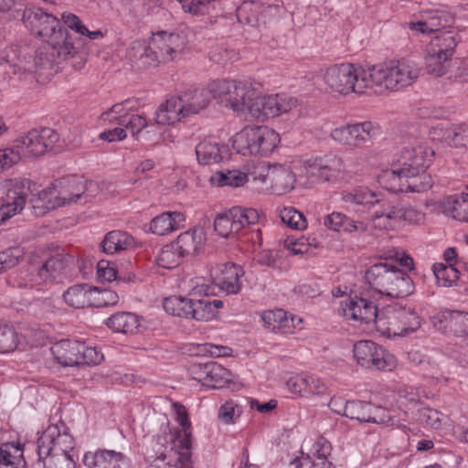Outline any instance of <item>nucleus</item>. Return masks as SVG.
Instances as JSON below:
<instances>
[{
	"mask_svg": "<svg viewBox=\"0 0 468 468\" xmlns=\"http://www.w3.org/2000/svg\"><path fill=\"white\" fill-rule=\"evenodd\" d=\"M215 100L245 119L264 121L291 112L297 100L287 94L261 95L249 80L213 81Z\"/></svg>",
	"mask_w": 468,
	"mask_h": 468,
	"instance_id": "1",
	"label": "nucleus"
},
{
	"mask_svg": "<svg viewBox=\"0 0 468 468\" xmlns=\"http://www.w3.org/2000/svg\"><path fill=\"white\" fill-rule=\"evenodd\" d=\"M433 150L415 140L403 145L394 155L391 168L379 176L381 184L392 191L425 192L432 186L427 169L432 163Z\"/></svg>",
	"mask_w": 468,
	"mask_h": 468,
	"instance_id": "2",
	"label": "nucleus"
},
{
	"mask_svg": "<svg viewBox=\"0 0 468 468\" xmlns=\"http://www.w3.org/2000/svg\"><path fill=\"white\" fill-rule=\"evenodd\" d=\"M420 74L417 64L408 59L390 60L370 67L371 91L383 94L414 83Z\"/></svg>",
	"mask_w": 468,
	"mask_h": 468,
	"instance_id": "3",
	"label": "nucleus"
},
{
	"mask_svg": "<svg viewBox=\"0 0 468 468\" xmlns=\"http://www.w3.org/2000/svg\"><path fill=\"white\" fill-rule=\"evenodd\" d=\"M23 18L33 34L43 37L47 43H52L58 56L69 54L73 49L72 37L53 15L42 8L31 7L26 9Z\"/></svg>",
	"mask_w": 468,
	"mask_h": 468,
	"instance_id": "4",
	"label": "nucleus"
},
{
	"mask_svg": "<svg viewBox=\"0 0 468 468\" xmlns=\"http://www.w3.org/2000/svg\"><path fill=\"white\" fill-rule=\"evenodd\" d=\"M365 277L375 291L392 298L409 296L415 290L410 275L388 262L372 265L366 271Z\"/></svg>",
	"mask_w": 468,
	"mask_h": 468,
	"instance_id": "5",
	"label": "nucleus"
},
{
	"mask_svg": "<svg viewBox=\"0 0 468 468\" xmlns=\"http://www.w3.org/2000/svg\"><path fill=\"white\" fill-rule=\"evenodd\" d=\"M176 412V420L182 426L183 431L176 433H165V437H168L171 441V448L169 453L161 452L154 460V467L160 468V462L168 460L166 464L169 468H195L192 460V441L190 431V421L187 417L185 407L181 405H175Z\"/></svg>",
	"mask_w": 468,
	"mask_h": 468,
	"instance_id": "6",
	"label": "nucleus"
},
{
	"mask_svg": "<svg viewBox=\"0 0 468 468\" xmlns=\"http://www.w3.org/2000/svg\"><path fill=\"white\" fill-rule=\"evenodd\" d=\"M93 183H89L79 176H69L56 180L52 187L45 189L40 194V199L45 202L47 209L73 204H85L91 200L90 189Z\"/></svg>",
	"mask_w": 468,
	"mask_h": 468,
	"instance_id": "7",
	"label": "nucleus"
},
{
	"mask_svg": "<svg viewBox=\"0 0 468 468\" xmlns=\"http://www.w3.org/2000/svg\"><path fill=\"white\" fill-rule=\"evenodd\" d=\"M370 67L367 69L350 63L333 65L324 74L325 84L341 94L363 93L371 90Z\"/></svg>",
	"mask_w": 468,
	"mask_h": 468,
	"instance_id": "8",
	"label": "nucleus"
},
{
	"mask_svg": "<svg viewBox=\"0 0 468 468\" xmlns=\"http://www.w3.org/2000/svg\"><path fill=\"white\" fill-rule=\"evenodd\" d=\"M130 101L114 104L110 110L103 112L101 116L104 123L123 126L130 131L132 135L137 139L145 141H155L161 133L155 124H149L143 115L134 113L131 111Z\"/></svg>",
	"mask_w": 468,
	"mask_h": 468,
	"instance_id": "9",
	"label": "nucleus"
},
{
	"mask_svg": "<svg viewBox=\"0 0 468 468\" xmlns=\"http://www.w3.org/2000/svg\"><path fill=\"white\" fill-rule=\"evenodd\" d=\"M279 142V134L274 130L267 126H253L236 133L232 145L242 155H266L276 148Z\"/></svg>",
	"mask_w": 468,
	"mask_h": 468,
	"instance_id": "10",
	"label": "nucleus"
},
{
	"mask_svg": "<svg viewBox=\"0 0 468 468\" xmlns=\"http://www.w3.org/2000/svg\"><path fill=\"white\" fill-rule=\"evenodd\" d=\"M381 134L378 123L367 121L336 127L331 131L330 137L339 144L360 149L373 145Z\"/></svg>",
	"mask_w": 468,
	"mask_h": 468,
	"instance_id": "11",
	"label": "nucleus"
},
{
	"mask_svg": "<svg viewBox=\"0 0 468 468\" xmlns=\"http://www.w3.org/2000/svg\"><path fill=\"white\" fill-rule=\"evenodd\" d=\"M30 192V181L7 179L0 183V224L21 212Z\"/></svg>",
	"mask_w": 468,
	"mask_h": 468,
	"instance_id": "12",
	"label": "nucleus"
},
{
	"mask_svg": "<svg viewBox=\"0 0 468 468\" xmlns=\"http://www.w3.org/2000/svg\"><path fill=\"white\" fill-rule=\"evenodd\" d=\"M259 220L260 213L255 208L234 207L217 216L214 220V229L219 236L229 238L246 226L257 224Z\"/></svg>",
	"mask_w": 468,
	"mask_h": 468,
	"instance_id": "13",
	"label": "nucleus"
},
{
	"mask_svg": "<svg viewBox=\"0 0 468 468\" xmlns=\"http://www.w3.org/2000/svg\"><path fill=\"white\" fill-rule=\"evenodd\" d=\"M75 441L71 435L63 431L58 424L49 425L37 440L38 458L50 456L73 457Z\"/></svg>",
	"mask_w": 468,
	"mask_h": 468,
	"instance_id": "14",
	"label": "nucleus"
},
{
	"mask_svg": "<svg viewBox=\"0 0 468 468\" xmlns=\"http://www.w3.org/2000/svg\"><path fill=\"white\" fill-rule=\"evenodd\" d=\"M353 353L357 364L366 368L391 371L397 365L393 355L370 340L356 342Z\"/></svg>",
	"mask_w": 468,
	"mask_h": 468,
	"instance_id": "15",
	"label": "nucleus"
},
{
	"mask_svg": "<svg viewBox=\"0 0 468 468\" xmlns=\"http://www.w3.org/2000/svg\"><path fill=\"white\" fill-rule=\"evenodd\" d=\"M58 138V133L51 128L33 129L20 138L16 147L5 150H13L18 153L19 161L22 155L39 156L44 154L53 148Z\"/></svg>",
	"mask_w": 468,
	"mask_h": 468,
	"instance_id": "16",
	"label": "nucleus"
},
{
	"mask_svg": "<svg viewBox=\"0 0 468 468\" xmlns=\"http://www.w3.org/2000/svg\"><path fill=\"white\" fill-rule=\"evenodd\" d=\"M151 40L163 63L176 59L186 46V37L179 33L157 32L153 35Z\"/></svg>",
	"mask_w": 468,
	"mask_h": 468,
	"instance_id": "17",
	"label": "nucleus"
},
{
	"mask_svg": "<svg viewBox=\"0 0 468 468\" xmlns=\"http://www.w3.org/2000/svg\"><path fill=\"white\" fill-rule=\"evenodd\" d=\"M454 17L443 9H427L420 12V19L410 23V28L422 34L440 31L453 24Z\"/></svg>",
	"mask_w": 468,
	"mask_h": 468,
	"instance_id": "18",
	"label": "nucleus"
},
{
	"mask_svg": "<svg viewBox=\"0 0 468 468\" xmlns=\"http://www.w3.org/2000/svg\"><path fill=\"white\" fill-rule=\"evenodd\" d=\"M339 312L346 318L366 324L375 322L378 317L377 306L369 300L355 296L341 303Z\"/></svg>",
	"mask_w": 468,
	"mask_h": 468,
	"instance_id": "19",
	"label": "nucleus"
},
{
	"mask_svg": "<svg viewBox=\"0 0 468 468\" xmlns=\"http://www.w3.org/2000/svg\"><path fill=\"white\" fill-rule=\"evenodd\" d=\"M211 275L213 282L227 294H237L240 292L241 278L244 275L241 266L225 263L220 265Z\"/></svg>",
	"mask_w": 468,
	"mask_h": 468,
	"instance_id": "20",
	"label": "nucleus"
},
{
	"mask_svg": "<svg viewBox=\"0 0 468 468\" xmlns=\"http://www.w3.org/2000/svg\"><path fill=\"white\" fill-rule=\"evenodd\" d=\"M431 322L439 331H450L458 336H468V313L444 310L433 315Z\"/></svg>",
	"mask_w": 468,
	"mask_h": 468,
	"instance_id": "21",
	"label": "nucleus"
},
{
	"mask_svg": "<svg viewBox=\"0 0 468 468\" xmlns=\"http://www.w3.org/2000/svg\"><path fill=\"white\" fill-rule=\"evenodd\" d=\"M180 104L184 108L186 118L198 114L207 108L212 99H215L213 82L208 88L189 90L177 95Z\"/></svg>",
	"mask_w": 468,
	"mask_h": 468,
	"instance_id": "22",
	"label": "nucleus"
},
{
	"mask_svg": "<svg viewBox=\"0 0 468 468\" xmlns=\"http://www.w3.org/2000/svg\"><path fill=\"white\" fill-rule=\"evenodd\" d=\"M128 459L119 452L98 450L86 452L83 463L88 468H124Z\"/></svg>",
	"mask_w": 468,
	"mask_h": 468,
	"instance_id": "23",
	"label": "nucleus"
},
{
	"mask_svg": "<svg viewBox=\"0 0 468 468\" xmlns=\"http://www.w3.org/2000/svg\"><path fill=\"white\" fill-rule=\"evenodd\" d=\"M268 177L271 178L273 191L279 195L294 188L296 179L289 166L282 165H275L270 169L268 176L260 175L258 179L265 183ZM255 179H257V177H255Z\"/></svg>",
	"mask_w": 468,
	"mask_h": 468,
	"instance_id": "24",
	"label": "nucleus"
},
{
	"mask_svg": "<svg viewBox=\"0 0 468 468\" xmlns=\"http://www.w3.org/2000/svg\"><path fill=\"white\" fill-rule=\"evenodd\" d=\"M55 360L62 367H79L80 342L60 340L51 346Z\"/></svg>",
	"mask_w": 468,
	"mask_h": 468,
	"instance_id": "25",
	"label": "nucleus"
},
{
	"mask_svg": "<svg viewBox=\"0 0 468 468\" xmlns=\"http://www.w3.org/2000/svg\"><path fill=\"white\" fill-rule=\"evenodd\" d=\"M177 96H172L161 103L155 112V122L160 125H174L184 119L186 115Z\"/></svg>",
	"mask_w": 468,
	"mask_h": 468,
	"instance_id": "26",
	"label": "nucleus"
},
{
	"mask_svg": "<svg viewBox=\"0 0 468 468\" xmlns=\"http://www.w3.org/2000/svg\"><path fill=\"white\" fill-rule=\"evenodd\" d=\"M311 165L318 169L319 176L325 181L335 180L346 170L343 158L335 154H326Z\"/></svg>",
	"mask_w": 468,
	"mask_h": 468,
	"instance_id": "27",
	"label": "nucleus"
},
{
	"mask_svg": "<svg viewBox=\"0 0 468 468\" xmlns=\"http://www.w3.org/2000/svg\"><path fill=\"white\" fill-rule=\"evenodd\" d=\"M185 219L181 212H164L152 219L150 229L153 233L163 236L182 228Z\"/></svg>",
	"mask_w": 468,
	"mask_h": 468,
	"instance_id": "28",
	"label": "nucleus"
},
{
	"mask_svg": "<svg viewBox=\"0 0 468 468\" xmlns=\"http://www.w3.org/2000/svg\"><path fill=\"white\" fill-rule=\"evenodd\" d=\"M70 262V258L63 254H56L46 261L38 268L37 277L39 281L53 282L64 273Z\"/></svg>",
	"mask_w": 468,
	"mask_h": 468,
	"instance_id": "29",
	"label": "nucleus"
},
{
	"mask_svg": "<svg viewBox=\"0 0 468 468\" xmlns=\"http://www.w3.org/2000/svg\"><path fill=\"white\" fill-rule=\"evenodd\" d=\"M403 318L399 315L397 308L387 309L385 312L378 313L375 320L376 327L383 335L388 336L404 335L400 320Z\"/></svg>",
	"mask_w": 468,
	"mask_h": 468,
	"instance_id": "30",
	"label": "nucleus"
},
{
	"mask_svg": "<svg viewBox=\"0 0 468 468\" xmlns=\"http://www.w3.org/2000/svg\"><path fill=\"white\" fill-rule=\"evenodd\" d=\"M77 53V48L73 46V49L70 50L69 54L58 56L57 52L53 50L52 43H47L43 48L37 51L34 58L35 67L37 70L51 69L54 65L74 58Z\"/></svg>",
	"mask_w": 468,
	"mask_h": 468,
	"instance_id": "31",
	"label": "nucleus"
},
{
	"mask_svg": "<svg viewBox=\"0 0 468 468\" xmlns=\"http://www.w3.org/2000/svg\"><path fill=\"white\" fill-rule=\"evenodd\" d=\"M106 325L117 333L134 334L139 331L141 318L133 313H117L107 319Z\"/></svg>",
	"mask_w": 468,
	"mask_h": 468,
	"instance_id": "32",
	"label": "nucleus"
},
{
	"mask_svg": "<svg viewBox=\"0 0 468 468\" xmlns=\"http://www.w3.org/2000/svg\"><path fill=\"white\" fill-rule=\"evenodd\" d=\"M223 148L215 138H205L196 146L197 159L203 165L218 163L222 160Z\"/></svg>",
	"mask_w": 468,
	"mask_h": 468,
	"instance_id": "33",
	"label": "nucleus"
},
{
	"mask_svg": "<svg viewBox=\"0 0 468 468\" xmlns=\"http://www.w3.org/2000/svg\"><path fill=\"white\" fill-rule=\"evenodd\" d=\"M134 239L128 233L121 230L108 232L101 243V250L106 254H114L133 247Z\"/></svg>",
	"mask_w": 468,
	"mask_h": 468,
	"instance_id": "34",
	"label": "nucleus"
},
{
	"mask_svg": "<svg viewBox=\"0 0 468 468\" xmlns=\"http://www.w3.org/2000/svg\"><path fill=\"white\" fill-rule=\"evenodd\" d=\"M223 306L221 300L203 298L192 300L190 318L197 321H210L214 319L220 308Z\"/></svg>",
	"mask_w": 468,
	"mask_h": 468,
	"instance_id": "35",
	"label": "nucleus"
},
{
	"mask_svg": "<svg viewBox=\"0 0 468 468\" xmlns=\"http://www.w3.org/2000/svg\"><path fill=\"white\" fill-rule=\"evenodd\" d=\"M443 211L452 218L468 222V194L452 195L445 198Z\"/></svg>",
	"mask_w": 468,
	"mask_h": 468,
	"instance_id": "36",
	"label": "nucleus"
},
{
	"mask_svg": "<svg viewBox=\"0 0 468 468\" xmlns=\"http://www.w3.org/2000/svg\"><path fill=\"white\" fill-rule=\"evenodd\" d=\"M459 41L457 32L453 30L443 31L431 41L427 48L434 49V52L452 58Z\"/></svg>",
	"mask_w": 468,
	"mask_h": 468,
	"instance_id": "37",
	"label": "nucleus"
},
{
	"mask_svg": "<svg viewBox=\"0 0 468 468\" xmlns=\"http://www.w3.org/2000/svg\"><path fill=\"white\" fill-rule=\"evenodd\" d=\"M341 199L347 209L356 210V207H373L379 200L376 194L367 189H355L352 192H343Z\"/></svg>",
	"mask_w": 468,
	"mask_h": 468,
	"instance_id": "38",
	"label": "nucleus"
},
{
	"mask_svg": "<svg viewBox=\"0 0 468 468\" xmlns=\"http://www.w3.org/2000/svg\"><path fill=\"white\" fill-rule=\"evenodd\" d=\"M91 287L88 284H75L63 293L64 302L70 307L79 309L90 306Z\"/></svg>",
	"mask_w": 468,
	"mask_h": 468,
	"instance_id": "39",
	"label": "nucleus"
},
{
	"mask_svg": "<svg viewBox=\"0 0 468 468\" xmlns=\"http://www.w3.org/2000/svg\"><path fill=\"white\" fill-rule=\"evenodd\" d=\"M131 56L135 58L143 67H156L163 63L158 58L157 49L153 48V41L150 39L148 43L133 44Z\"/></svg>",
	"mask_w": 468,
	"mask_h": 468,
	"instance_id": "40",
	"label": "nucleus"
},
{
	"mask_svg": "<svg viewBox=\"0 0 468 468\" xmlns=\"http://www.w3.org/2000/svg\"><path fill=\"white\" fill-rule=\"evenodd\" d=\"M452 59L427 48L425 69L428 74L441 77L449 73Z\"/></svg>",
	"mask_w": 468,
	"mask_h": 468,
	"instance_id": "41",
	"label": "nucleus"
},
{
	"mask_svg": "<svg viewBox=\"0 0 468 468\" xmlns=\"http://www.w3.org/2000/svg\"><path fill=\"white\" fill-rule=\"evenodd\" d=\"M210 182L217 186L239 187L248 182V175L239 170H222L210 176Z\"/></svg>",
	"mask_w": 468,
	"mask_h": 468,
	"instance_id": "42",
	"label": "nucleus"
},
{
	"mask_svg": "<svg viewBox=\"0 0 468 468\" xmlns=\"http://www.w3.org/2000/svg\"><path fill=\"white\" fill-rule=\"evenodd\" d=\"M206 375L207 376L206 387L210 388H221L230 380V372L216 362H207Z\"/></svg>",
	"mask_w": 468,
	"mask_h": 468,
	"instance_id": "43",
	"label": "nucleus"
},
{
	"mask_svg": "<svg viewBox=\"0 0 468 468\" xmlns=\"http://www.w3.org/2000/svg\"><path fill=\"white\" fill-rule=\"evenodd\" d=\"M23 463V449L19 444L6 442L0 446V465L17 468Z\"/></svg>",
	"mask_w": 468,
	"mask_h": 468,
	"instance_id": "44",
	"label": "nucleus"
},
{
	"mask_svg": "<svg viewBox=\"0 0 468 468\" xmlns=\"http://www.w3.org/2000/svg\"><path fill=\"white\" fill-rule=\"evenodd\" d=\"M163 306L169 314L190 318L192 299L182 296H170L165 299Z\"/></svg>",
	"mask_w": 468,
	"mask_h": 468,
	"instance_id": "45",
	"label": "nucleus"
},
{
	"mask_svg": "<svg viewBox=\"0 0 468 468\" xmlns=\"http://www.w3.org/2000/svg\"><path fill=\"white\" fill-rule=\"evenodd\" d=\"M401 206L388 207L381 212L376 211L372 217L373 224L378 229L392 228L396 222L401 221Z\"/></svg>",
	"mask_w": 468,
	"mask_h": 468,
	"instance_id": "46",
	"label": "nucleus"
},
{
	"mask_svg": "<svg viewBox=\"0 0 468 468\" xmlns=\"http://www.w3.org/2000/svg\"><path fill=\"white\" fill-rule=\"evenodd\" d=\"M201 241V238L197 239V234L195 230H188L177 237L176 241L172 244L184 257L186 255L196 254L198 250V247Z\"/></svg>",
	"mask_w": 468,
	"mask_h": 468,
	"instance_id": "47",
	"label": "nucleus"
},
{
	"mask_svg": "<svg viewBox=\"0 0 468 468\" xmlns=\"http://www.w3.org/2000/svg\"><path fill=\"white\" fill-rule=\"evenodd\" d=\"M432 269L439 286H452L459 279V271L453 265L435 263Z\"/></svg>",
	"mask_w": 468,
	"mask_h": 468,
	"instance_id": "48",
	"label": "nucleus"
},
{
	"mask_svg": "<svg viewBox=\"0 0 468 468\" xmlns=\"http://www.w3.org/2000/svg\"><path fill=\"white\" fill-rule=\"evenodd\" d=\"M262 5L257 2H244L237 9V17L240 23L256 26Z\"/></svg>",
	"mask_w": 468,
	"mask_h": 468,
	"instance_id": "49",
	"label": "nucleus"
},
{
	"mask_svg": "<svg viewBox=\"0 0 468 468\" xmlns=\"http://www.w3.org/2000/svg\"><path fill=\"white\" fill-rule=\"evenodd\" d=\"M373 404L361 400L348 401L345 417L360 422H367L370 418Z\"/></svg>",
	"mask_w": 468,
	"mask_h": 468,
	"instance_id": "50",
	"label": "nucleus"
},
{
	"mask_svg": "<svg viewBox=\"0 0 468 468\" xmlns=\"http://www.w3.org/2000/svg\"><path fill=\"white\" fill-rule=\"evenodd\" d=\"M443 139L455 146L468 144V124H452L443 133Z\"/></svg>",
	"mask_w": 468,
	"mask_h": 468,
	"instance_id": "51",
	"label": "nucleus"
},
{
	"mask_svg": "<svg viewBox=\"0 0 468 468\" xmlns=\"http://www.w3.org/2000/svg\"><path fill=\"white\" fill-rule=\"evenodd\" d=\"M399 315L402 316L400 324L402 326L403 335L416 331L421 324V318L413 307L397 308Z\"/></svg>",
	"mask_w": 468,
	"mask_h": 468,
	"instance_id": "52",
	"label": "nucleus"
},
{
	"mask_svg": "<svg viewBox=\"0 0 468 468\" xmlns=\"http://www.w3.org/2000/svg\"><path fill=\"white\" fill-rule=\"evenodd\" d=\"M90 306L107 307L119 302L118 294L110 289L91 287Z\"/></svg>",
	"mask_w": 468,
	"mask_h": 468,
	"instance_id": "53",
	"label": "nucleus"
},
{
	"mask_svg": "<svg viewBox=\"0 0 468 468\" xmlns=\"http://www.w3.org/2000/svg\"><path fill=\"white\" fill-rule=\"evenodd\" d=\"M19 343V336L12 325L0 324V352L8 353L14 351Z\"/></svg>",
	"mask_w": 468,
	"mask_h": 468,
	"instance_id": "54",
	"label": "nucleus"
},
{
	"mask_svg": "<svg viewBox=\"0 0 468 468\" xmlns=\"http://www.w3.org/2000/svg\"><path fill=\"white\" fill-rule=\"evenodd\" d=\"M182 258L183 256L180 252L170 243L161 250L157 258V263L162 268L173 269L180 264Z\"/></svg>",
	"mask_w": 468,
	"mask_h": 468,
	"instance_id": "55",
	"label": "nucleus"
},
{
	"mask_svg": "<svg viewBox=\"0 0 468 468\" xmlns=\"http://www.w3.org/2000/svg\"><path fill=\"white\" fill-rule=\"evenodd\" d=\"M282 221L292 229L303 230L307 227L304 216L294 207H283L280 210Z\"/></svg>",
	"mask_w": 468,
	"mask_h": 468,
	"instance_id": "56",
	"label": "nucleus"
},
{
	"mask_svg": "<svg viewBox=\"0 0 468 468\" xmlns=\"http://www.w3.org/2000/svg\"><path fill=\"white\" fill-rule=\"evenodd\" d=\"M417 419L420 423L424 424L427 427L439 429L442 422L445 421L446 417L434 409L422 408L418 410Z\"/></svg>",
	"mask_w": 468,
	"mask_h": 468,
	"instance_id": "57",
	"label": "nucleus"
},
{
	"mask_svg": "<svg viewBox=\"0 0 468 468\" xmlns=\"http://www.w3.org/2000/svg\"><path fill=\"white\" fill-rule=\"evenodd\" d=\"M103 357V354L96 347L88 346L80 342L79 367L99 365Z\"/></svg>",
	"mask_w": 468,
	"mask_h": 468,
	"instance_id": "58",
	"label": "nucleus"
},
{
	"mask_svg": "<svg viewBox=\"0 0 468 468\" xmlns=\"http://www.w3.org/2000/svg\"><path fill=\"white\" fill-rule=\"evenodd\" d=\"M24 257L20 247H12L0 252V273L15 267Z\"/></svg>",
	"mask_w": 468,
	"mask_h": 468,
	"instance_id": "59",
	"label": "nucleus"
},
{
	"mask_svg": "<svg viewBox=\"0 0 468 468\" xmlns=\"http://www.w3.org/2000/svg\"><path fill=\"white\" fill-rule=\"evenodd\" d=\"M37 465L42 468H75V462L73 457L48 456L39 459Z\"/></svg>",
	"mask_w": 468,
	"mask_h": 468,
	"instance_id": "60",
	"label": "nucleus"
},
{
	"mask_svg": "<svg viewBox=\"0 0 468 468\" xmlns=\"http://www.w3.org/2000/svg\"><path fill=\"white\" fill-rule=\"evenodd\" d=\"M214 0H179L185 12L193 15H204L208 11L209 5Z\"/></svg>",
	"mask_w": 468,
	"mask_h": 468,
	"instance_id": "61",
	"label": "nucleus"
},
{
	"mask_svg": "<svg viewBox=\"0 0 468 468\" xmlns=\"http://www.w3.org/2000/svg\"><path fill=\"white\" fill-rule=\"evenodd\" d=\"M310 377L296 375L286 381L288 389L293 394L307 396V388Z\"/></svg>",
	"mask_w": 468,
	"mask_h": 468,
	"instance_id": "62",
	"label": "nucleus"
},
{
	"mask_svg": "<svg viewBox=\"0 0 468 468\" xmlns=\"http://www.w3.org/2000/svg\"><path fill=\"white\" fill-rule=\"evenodd\" d=\"M367 422L393 426L396 423V420L390 415L388 410L373 405V410H371L370 418Z\"/></svg>",
	"mask_w": 468,
	"mask_h": 468,
	"instance_id": "63",
	"label": "nucleus"
},
{
	"mask_svg": "<svg viewBox=\"0 0 468 468\" xmlns=\"http://www.w3.org/2000/svg\"><path fill=\"white\" fill-rule=\"evenodd\" d=\"M64 24L71 30L75 31L80 35H84V32H88V28L82 23L80 18L75 14L69 12H64L61 16Z\"/></svg>",
	"mask_w": 468,
	"mask_h": 468,
	"instance_id": "64",
	"label": "nucleus"
}]
</instances>
